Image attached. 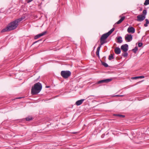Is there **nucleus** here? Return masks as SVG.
<instances>
[{"label":"nucleus","instance_id":"412c9836","mask_svg":"<svg viewBox=\"0 0 149 149\" xmlns=\"http://www.w3.org/2000/svg\"><path fill=\"white\" fill-rule=\"evenodd\" d=\"M145 20L146 21V23L144 24V26L145 27H147L148 26V24L149 23V21L147 19H146Z\"/></svg>","mask_w":149,"mask_h":149},{"label":"nucleus","instance_id":"f704fd0d","mask_svg":"<svg viewBox=\"0 0 149 149\" xmlns=\"http://www.w3.org/2000/svg\"><path fill=\"white\" fill-rule=\"evenodd\" d=\"M47 88H48V86H47L46 87Z\"/></svg>","mask_w":149,"mask_h":149},{"label":"nucleus","instance_id":"473e14b6","mask_svg":"<svg viewBox=\"0 0 149 149\" xmlns=\"http://www.w3.org/2000/svg\"><path fill=\"white\" fill-rule=\"evenodd\" d=\"M21 98V97H18V98H17V99H20V98Z\"/></svg>","mask_w":149,"mask_h":149},{"label":"nucleus","instance_id":"9b49d317","mask_svg":"<svg viewBox=\"0 0 149 149\" xmlns=\"http://www.w3.org/2000/svg\"><path fill=\"white\" fill-rule=\"evenodd\" d=\"M117 39L116 42L118 43H121L123 42V40H122V37L121 36H119L116 38Z\"/></svg>","mask_w":149,"mask_h":149},{"label":"nucleus","instance_id":"1a4fd4ad","mask_svg":"<svg viewBox=\"0 0 149 149\" xmlns=\"http://www.w3.org/2000/svg\"><path fill=\"white\" fill-rule=\"evenodd\" d=\"M47 33V31H45L41 33L38 34L35 36L34 39H37L40 37L46 35Z\"/></svg>","mask_w":149,"mask_h":149},{"label":"nucleus","instance_id":"c756f323","mask_svg":"<svg viewBox=\"0 0 149 149\" xmlns=\"http://www.w3.org/2000/svg\"><path fill=\"white\" fill-rule=\"evenodd\" d=\"M91 96H95L94 95H90V96H89L88 97H91Z\"/></svg>","mask_w":149,"mask_h":149},{"label":"nucleus","instance_id":"c85d7f7f","mask_svg":"<svg viewBox=\"0 0 149 149\" xmlns=\"http://www.w3.org/2000/svg\"><path fill=\"white\" fill-rule=\"evenodd\" d=\"M27 1V3H30V2H31V1Z\"/></svg>","mask_w":149,"mask_h":149},{"label":"nucleus","instance_id":"72a5a7b5","mask_svg":"<svg viewBox=\"0 0 149 149\" xmlns=\"http://www.w3.org/2000/svg\"><path fill=\"white\" fill-rule=\"evenodd\" d=\"M37 42V41H36L35 42V43H36V42Z\"/></svg>","mask_w":149,"mask_h":149},{"label":"nucleus","instance_id":"7c9ffc66","mask_svg":"<svg viewBox=\"0 0 149 149\" xmlns=\"http://www.w3.org/2000/svg\"><path fill=\"white\" fill-rule=\"evenodd\" d=\"M115 96H117V97H119V95H115Z\"/></svg>","mask_w":149,"mask_h":149},{"label":"nucleus","instance_id":"7ed1b4c3","mask_svg":"<svg viewBox=\"0 0 149 149\" xmlns=\"http://www.w3.org/2000/svg\"><path fill=\"white\" fill-rule=\"evenodd\" d=\"M115 28H113L111 29L107 33L103 34L101 36L100 39V43L101 45H103L104 43H106L107 42L105 40L114 31Z\"/></svg>","mask_w":149,"mask_h":149},{"label":"nucleus","instance_id":"f257e3e1","mask_svg":"<svg viewBox=\"0 0 149 149\" xmlns=\"http://www.w3.org/2000/svg\"><path fill=\"white\" fill-rule=\"evenodd\" d=\"M25 18V17L23 16L10 22L8 25L10 30L11 31L15 29L18 26V23Z\"/></svg>","mask_w":149,"mask_h":149},{"label":"nucleus","instance_id":"2eb2a0df","mask_svg":"<svg viewBox=\"0 0 149 149\" xmlns=\"http://www.w3.org/2000/svg\"><path fill=\"white\" fill-rule=\"evenodd\" d=\"M125 18V16H123L121 17V19L119 20L116 23L117 24H120Z\"/></svg>","mask_w":149,"mask_h":149},{"label":"nucleus","instance_id":"4be33fe9","mask_svg":"<svg viewBox=\"0 0 149 149\" xmlns=\"http://www.w3.org/2000/svg\"><path fill=\"white\" fill-rule=\"evenodd\" d=\"M32 117L30 116H28L26 118V120L27 121H30L32 120Z\"/></svg>","mask_w":149,"mask_h":149},{"label":"nucleus","instance_id":"aec40b11","mask_svg":"<svg viewBox=\"0 0 149 149\" xmlns=\"http://www.w3.org/2000/svg\"><path fill=\"white\" fill-rule=\"evenodd\" d=\"M101 63L102 65L104 66L105 67H108V65L107 63L102 61H101Z\"/></svg>","mask_w":149,"mask_h":149},{"label":"nucleus","instance_id":"6ab92c4d","mask_svg":"<svg viewBox=\"0 0 149 149\" xmlns=\"http://www.w3.org/2000/svg\"><path fill=\"white\" fill-rule=\"evenodd\" d=\"M138 50V48L137 47H136L134 49H132V51L134 53H136Z\"/></svg>","mask_w":149,"mask_h":149},{"label":"nucleus","instance_id":"39448f33","mask_svg":"<svg viewBox=\"0 0 149 149\" xmlns=\"http://www.w3.org/2000/svg\"><path fill=\"white\" fill-rule=\"evenodd\" d=\"M132 39V36L131 34H127L125 36V40L128 42L131 41Z\"/></svg>","mask_w":149,"mask_h":149},{"label":"nucleus","instance_id":"9d476101","mask_svg":"<svg viewBox=\"0 0 149 149\" xmlns=\"http://www.w3.org/2000/svg\"><path fill=\"white\" fill-rule=\"evenodd\" d=\"M127 31L129 33H134L135 31V29L132 26H129L127 29Z\"/></svg>","mask_w":149,"mask_h":149},{"label":"nucleus","instance_id":"b1692460","mask_svg":"<svg viewBox=\"0 0 149 149\" xmlns=\"http://www.w3.org/2000/svg\"><path fill=\"white\" fill-rule=\"evenodd\" d=\"M149 4V1H145L144 3V5L146 6Z\"/></svg>","mask_w":149,"mask_h":149},{"label":"nucleus","instance_id":"a211bd4d","mask_svg":"<svg viewBox=\"0 0 149 149\" xmlns=\"http://www.w3.org/2000/svg\"><path fill=\"white\" fill-rule=\"evenodd\" d=\"M114 58V57H113V56L112 54H111L110 55H109V60H111L112 59H113Z\"/></svg>","mask_w":149,"mask_h":149},{"label":"nucleus","instance_id":"a878e982","mask_svg":"<svg viewBox=\"0 0 149 149\" xmlns=\"http://www.w3.org/2000/svg\"><path fill=\"white\" fill-rule=\"evenodd\" d=\"M101 45V44L98 47H97V51H100V49L101 47V45Z\"/></svg>","mask_w":149,"mask_h":149},{"label":"nucleus","instance_id":"bb28decb","mask_svg":"<svg viewBox=\"0 0 149 149\" xmlns=\"http://www.w3.org/2000/svg\"><path fill=\"white\" fill-rule=\"evenodd\" d=\"M143 45V43L141 42H139L138 44V46L139 47H141Z\"/></svg>","mask_w":149,"mask_h":149},{"label":"nucleus","instance_id":"423d86ee","mask_svg":"<svg viewBox=\"0 0 149 149\" xmlns=\"http://www.w3.org/2000/svg\"><path fill=\"white\" fill-rule=\"evenodd\" d=\"M112 80V78L108 79L99 81L97 82L96 84H100L104 83H108L111 81Z\"/></svg>","mask_w":149,"mask_h":149},{"label":"nucleus","instance_id":"ddd939ff","mask_svg":"<svg viewBox=\"0 0 149 149\" xmlns=\"http://www.w3.org/2000/svg\"><path fill=\"white\" fill-rule=\"evenodd\" d=\"M84 100L85 99H81V100H78L76 102L75 104L77 106L80 105L83 103Z\"/></svg>","mask_w":149,"mask_h":149},{"label":"nucleus","instance_id":"cd10ccee","mask_svg":"<svg viewBox=\"0 0 149 149\" xmlns=\"http://www.w3.org/2000/svg\"><path fill=\"white\" fill-rule=\"evenodd\" d=\"M99 52L100 51H97L96 52V55L97 56L99 57H100V56H99Z\"/></svg>","mask_w":149,"mask_h":149},{"label":"nucleus","instance_id":"393cba45","mask_svg":"<svg viewBox=\"0 0 149 149\" xmlns=\"http://www.w3.org/2000/svg\"><path fill=\"white\" fill-rule=\"evenodd\" d=\"M115 115V116H117L122 117L123 118H124L125 117V116L124 115H122L116 114V115Z\"/></svg>","mask_w":149,"mask_h":149},{"label":"nucleus","instance_id":"0eeeda50","mask_svg":"<svg viewBox=\"0 0 149 149\" xmlns=\"http://www.w3.org/2000/svg\"><path fill=\"white\" fill-rule=\"evenodd\" d=\"M137 21L138 22H142L145 18L146 16L143 15H138L137 17Z\"/></svg>","mask_w":149,"mask_h":149},{"label":"nucleus","instance_id":"5701e85b","mask_svg":"<svg viewBox=\"0 0 149 149\" xmlns=\"http://www.w3.org/2000/svg\"><path fill=\"white\" fill-rule=\"evenodd\" d=\"M147 10H144L143 11V14L142 15H144L145 16L147 14Z\"/></svg>","mask_w":149,"mask_h":149},{"label":"nucleus","instance_id":"dca6fc26","mask_svg":"<svg viewBox=\"0 0 149 149\" xmlns=\"http://www.w3.org/2000/svg\"><path fill=\"white\" fill-rule=\"evenodd\" d=\"M144 78V77L143 76H137L136 77H133L132 78V79H136L139 78Z\"/></svg>","mask_w":149,"mask_h":149},{"label":"nucleus","instance_id":"f3484780","mask_svg":"<svg viewBox=\"0 0 149 149\" xmlns=\"http://www.w3.org/2000/svg\"><path fill=\"white\" fill-rule=\"evenodd\" d=\"M128 53L126 52H125L122 53V56L124 57H127L128 56Z\"/></svg>","mask_w":149,"mask_h":149},{"label":"nucleus","instance_id":"f03ea898","mask_svg":"<svg viewBox=\"0 0 149 149\" xmlns=\"http://www.w3.org/2000/svg\"><path fill=\"white\" fill-rule=\"evenodd\" d=\"M42 88L41 84L38 82L34 84V86L32 87L31 89V94L33 95L38 94L41 91Z\"/></svg>","mask_w":149,"mask_h":149},{"label":"nucleus","instance_id":"4468645a","mask_svg":"<svg viewBox=\"0 0 149 149\" xmlns=\"http://www.w3.org/2000/svg\"><path fill=\"white\" fill-rule=\"evenodd\" d=\"M10 31V29H9L8 26H7L6 28L3 29L1 31V32L3 33V32H5L6 31Z\"/></svg>","mask_w":149,"mask_h":149},{"label":"nucleus","instance_id":"6e6552de","mask_svg":"<svg viewBox=\"0 0 149 149\" xmlns=\"http://www.w3.org/2000/svg\"><path fill=\"white\" fill-rule=\"evenodd\" d=\"M121 49L124 52H127L128 49V46L127 44L122 45L121 47Z\"/></svg>","mask_w":149,"mask_h":149},{"label":"nucleus","instance_id":"2f4dec72","mask_svg":"<svg viewBox=\"0 0 149 149\" xmlns=\"http://www.w3.org/2000/svg\"><path fill=\"white\" fill-rule=\"evenodd\" d=\"M123 96V95H119V97H122V96Z\"/></svg>","mask_w":149,"mask_h":149},{"label":"nucleus","instance_id":"f8f14e48","mask_svg":"<svg viewBox=\"0 0 149 149\" xmlns=\"http://www.w3.org/2000/svg\"><path fill=\"white\" fill-rule=\"evenodd\" d=\"M115 53L117 54H119L121 52V50L118 47L114 49Z\"/></svg>","mask_w":149,"mask_h":149},{"label":"nucleus","instance_id":"20e7f679","mask_svg":"<svg viewBox=\"0 0 149 149\" xmlns=\"http://www.w3.org/2000/svg\"><path fill=\"white\" fill-rule=\"evenodd\" d=\"M61 75L64 79H67L71 75V72L68 70L62 71L61 73Z\"/></svg>","mask_w":149,"mask_h":149}]
</instances>
